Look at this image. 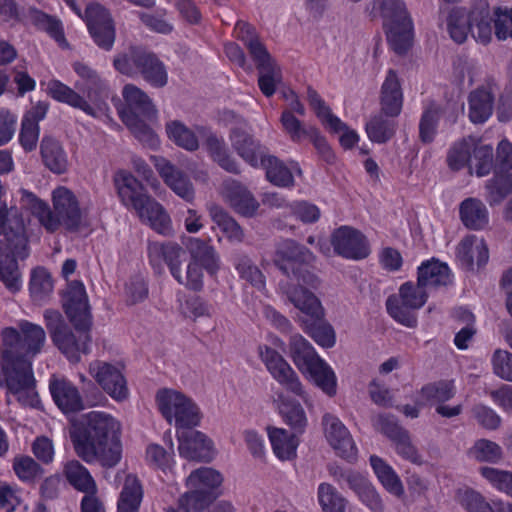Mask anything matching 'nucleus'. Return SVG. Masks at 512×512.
Segmentation results:
<instances>
[{"label": "nucleus", "mask_w": 512, "mask_h": 512, "mask_svg": "<svg viewBox=\"0 0 512 512\" xmlns=\"http://www.w3.org/2000/svg\"><path fill=\"white\" fill-rule=\"evenodd\" d=\"M40 152L44 165L53 173L62 174L67 171V155L58 140L44 136L40 143Z\"/></svg>", "instance_id": "nucleus-35"}, {"label": "nucleus", "mask_w": 512, "mask_h": 512, "mask_svg": "<svg viewBox=\"0 0 512 512\" xmlns=\"http://www.w3.org/2000/svg\"><path fill=\"white\" fill-rule=\"evenodd\" d=\"M29 17H30L31 22L38 29L46 31L58 43L64 44L66 42L63 30H62V26L57 19H55L37 9H31L29 12Z\"/></svg>", "instance_id": "nucleus-61"}, {"label": "nucleus", "mask_w": 512, "mask_h": 512, "mask_svg": "<svg viewBox=\"0 0 512 512\" xmlns=\"http://www.w3.org/2000/svg\"><path fill=\"white\" fill-rule=\"evenodd\" d=\"M397 122L395 118L386 116L382 111L370 118L366 123L368 138L376 143L389 141L396 132Z\"/></svg>", "instance_id": "nucleus-44"}, {"label": "nucleus", "mask_w": 512, "mask_h": 512, "mask_svg": "<svg viewBox=\"0 0 512 512\" xmlns=\"http://www.w3.org/2000/svg\"><path fill=\"white\" fill-rule=\"evenodd\" d=\"M198 132L205 133L206 138L204 145L211 159L225 171L232 174H239V165L231 156L225 140L213 132L206 131L203 127L198 128Z\"/></svg>", "instance_id": "nucleus-30"}, {"label": "nucleus", "mask_w": 512, "mask_h": 512, "mask_svg": "<svg viewBox=\"0 0 512 512\" xmlns=\"http://www.w3.org/2000/svg\"><path fill=\"white\" fill-rule=\"evenodd\" d=\"M459 217L462 224L469 230H483L489 224V211L478 198L464 199L459 205Z\"/></svg>", "instance_id": "nucleus-31"}, {"label": "nucleus", "mask_w": 512, "mask_h": 512, "mask_svg": "<svg viewBox=\"0 0 512 512\" xmlns=\"http://www.w3.org/2000/svg\"><path fill=\"white\" fill-rule=\"evenodd\" d=\"M282 295L301 313L298 316V322L304 332L322 347L334 346V330L330 324L324 321V307L313 291L284 284Z\"/></svg>", "instance_id": "nucleus-5"}, {"label": "nucleus", "mask_w": 512, "mask_h": 512, "mask_svg": "<svg viewBox=\"0 0 512 512\" xmlns=\"http://www.w3.org/2000/svg\"><path fill=\"white\" fill-rule=\"evenodd\" d=\"M22 206L35 216L50 233L64 227L70 232L78 231L83 222V213L76 195L67 187L59 186L52 192L53 210L35 194L21 189Z\"/></svg>", "instance_id": "nucleus-2"}, {"label": "nucleus", "mask_w": 512, "mask_h": 512, "mask_svg": "<svg viewBox=\"0 0 512 512\" xmlns=\"http://www.w3.org/2000/svg\"><path fill=\"white\" fill-rule=\"evenodd\" d=\"M322 427L325 438L339 456L348 460L356 458L357 448L353 438L337 416L325 413L322 417Z\"/></svg>", "instance_id": "nucleus-18"}, {"label": "nucleus", "mask_w": 512, "mask_h": 512, "mask_svg": "<svg viewBox=\"0 0 512 512\" xmlns=\"http://www.w3.org/2000/svg\"><path fill=\"white\" fill-rule=\"evenodd\" d=\"M331 243L335 252L347 259L361 260L370 254L366 237L356 229L342 226L332 234Z\"/></svg>", "instance_id": "nucleus-19"}, {"label": "nucleus", "mask_w": 512, "mask_h": 512, "mask_svg": "<svg viewBox=\"0 0 512 512\" xmlns=\"http://www.w3.org/2000/svg\"><path fill=\"white\" fill-rule=\"evenodd\" d=\"M122 120L132 134L144 145L155 148L159 139L154 130L133 113H123Z\"/></svg>", "instance_id": "nucleus-52"}, {"label": "nucleus", "mask_w": 512, "mask_h": 512, "mask_svg": "<svg viewBox=\"0 0 512 512\" xmlns=\"http://www.w3.org/2000/svg\"><path fill=\"white\" fill-rule=\"evenodd\" d=\"M381 111L392 118H396L402 110L403 92L396 72L390 69L380 91Z\"/></svg>", "instance_id": "nucleus-27"}, {"label": "nucleus", "mask_w": 512, "mask_h": 512, "mask_svg": "<svg viewBox=\"0 0 512 512\" xmlns=\"http://www.w3.org/2000/svg\"><path fill=\"white\" fill-rule=\"evenodd\" d=\"M427 290L419 282H405L399 288L397 295H391L386 301L389 315L406 327H415L417 317L415 310L423 307L427 301Z\"/></svg>", "instance_id": "nucleus-10"}, {"label": "nucleus", "mask_w": 512, "mask_h": 512, "mask_svg": "<svg viewBox=\"0 0 512 512\" xmlns=\"http://www.w3.org/2000/svg\"><path fill=\"white\" fill-rule=\"evenodd\" d=\"M49 388L54 402L64 413L77 412L84 408L77 387L67 379L52 378Z\"/></svg>", "instance_id": "nucleus-26"}, {"label": "nucleus", "mask_w": 512, "mask_h": 512, "mask_svg": "<svg viewBox=\"0 0 512 512\" xmlns=\"http://www.w3.org/2000/svg\"><path fill=\"white\" fill-rule=\"evenodd\" d=\"M258 355L275 381L286 391L307 402V394L297 373L282 355L267 345L258 347Z\"/></svg>", "instance_id": "nucleus-11"}, {"label": "nucleus", "mask_w": 512, "mask_h": 512, "mask_svg": "<svg viewBox=\"0 0 512 512\" xmlns=\"http://www.w3.org/2000/svg\"><path fill=\"white\" fill-rule=\"evenodd\" d=\"M417 281L426 290L438 289L452 283V274L446 263L431 259L418 267Z\"/></svg>", "instance_id": "nucleus-28"}, {"label": "nucleus", "mask_w": 512, "mask_h": 512, "mask_svg": "<svg viewBox=\"0 0 512 512\" xmlns=\"http://www.w3.org/2000/svg\"><path fill=\"white\" fill-rule=\"evenodd\" d=\"M235 269L241 279L248 282L254 288L262 291L266 287V277L260 268L246 255L236 259Z\"/></svg>", "instance_id": "nucleus-53"}, {"label": "nucleus", "mask_w": 512, "mask_h": 512, "mask_svg": "<svg viewBox=\"0 0 512 512\" xmlns=\"http://www.w3.org/2000/svg\"><path fill=\"white\" fill-rule=\"evenodd\" d=\"M480 474L498 491L512 497V472L493 467H481Z\"/></svg>", "instance_id": "nucleus-64"}, {"label": "nucleus", "mask_w": 512, "mask_h": 512, "mask_svg": "<svg viewBox=\"0 0 512 512\" xmlns=\"http://www.w3.org/2000/svg\"><path fill=\"white\" fill-rule=\"evenodd\" d=\"M212 494L203 489L189 488L179 500V507L185 512H202L212 502Z\"/></svg>", "instance_id": "nucleus-60"}, {"label": "nucleus", "mask_w": 512, "mask_h": 512, "mask_svg": "<svg viewBox=\"0 0 512 512\" xmlns=\"http://www.w3.org/2000/svg\"><path fill=\"white\" fill-rule=\"evenodd\" d=\"M447 30L450 37L458 44L466 41L472 25L464 8H454L447 17Z\"/></svg>", "instance_id": "nucleus-49"}, {"label": "nucleus", "mask_w": 512, "mask_h": 512, "mask_svg": "<svg viewBox=\"0 0 512 512\" xmlns=\"http://www.w3.org/2000/svg\"><path fill=\"white\" fill-rule=\"evenodd\" d=\"M387 39L396 53H406L412 44V21L387 26Z\"/></svg>", "instance_id": "nucleus-50"}, {"label": "nucleus", "mask_w": 512, "mask_h": 512, "mask_svg": "<svg viewBox=\"0 0 512 512\" xmlns=\"http://www.w3.org/2000/svg\"><path fill=\"white\" fill-rule=\"evenodd\" d=\"M475 146V139L465 138L455 143L448 152L447 164L450 169L458 171L471 162V155Z\"/></svg>", "instance_id": "nucleus-55"}, {"label": "nucleus", "mask_w": 512, "mask_h": 512, "mask_svg": "<svg viewBox=\"0 0 512 512\" xmlns=\"http://www.w3.org/2000/svg\"><path fill=\"white\" fill-rule=\"evenodd\" d=\"M289 356L300 372L311 366L320 357L314 347L301 334H293L289 338Z\"/></svg>", "instance_id": "nucleus-39"}, {"label": "nucleus", "mask_w": 512, "mask_h": 512, "mask_svg": "<svg viewBox=\"0 0 512 512\" xmlns=\"http://www.w3.org/2000/svg\"><path fill=\"white\" fill-rule=\"evenodd\" d=\"M486 199L493 205L500 204L510 193H512V173H497L486 182Z\"/></svg>", "instance_id": "nucleus-48"}, {"label": "nucleus", "mask_w": 512, "mask_h": 512, "mask_svg": "<svg viewBox=\"0 0 512 512\" xmlns=\"http://www.w3.org/2000/svg\"><path fill=\"white\" fill-rule=\"evenodd\" d=\"M307 98L310 106L316 111L317 116L321 118L328 129H343L344 122H342L340 118L331 113L329 107L325 105L317 91L309 87L307 89Z\"/></svg>", "instance_id": "nucleus-58"}, {"label": "nucleus", "mask_w": 512, "mask_h": 512, "mask_svg": "<svg viewBox=\"0 0 512 512\" xmlns=\"http://www.w3.org/2000/svg\"><path fill=\"white\" fill-rule=\"evenodd\" d=\"M207 211L213 223L221 230L226 239L231 243H242L245 233L240 224L220 205L209 204Z\"/></svg>", "instance_id": "nucleus-33"}, {"label": "nucleus", "mask_w": 512, "mask_h": 512, "mask_svg": "<svg viewBox=\"0 0 512 512\" xmlns=\"http://www.w3.org/2000/svg\"><path fill=\"white\" fill-rule=\"evenodd\" d=\"M494 34L499 41L512 39V8L493 7Z\"/></svg>", "instance_id": "nucleus-63"}, {"label": "nucleus", "mask_w": 512, "mask_h": 512, "mask_svg": "<svg viewBox=\"0 0 512 512\" xmlns=\"http://www.w3.org/2000/svg\"><path fill=\"white\" fill-rule=\"evenodd\" d=\"M122 96L128 107L125 113L150 118L156 115V108L149 96L134 84L124 86Z\"/></svg>", "instance_id": "nucleus-37"}, {"label": "nucleus", "mask_w": 512, "mask_h": 512, "mask_svg": "<svg viewBox=\"0 0 512 512\" xmlns=\"http://www.w3.org/2000/svg\"><path fill=\"white\" fill-rule=\"evenodd\" d=\"M179 454L185 459L209 462L213 458V442L204 433L197 430L177 432Z\"/></svg>", "instance_id": "nucleus-21"}, {"label": "nucleus", "mask_w": 512, "mask_h": 512, "mask_svg": "<svg viewBox=\"0 0 512 512\" xmlns=\"http://www.w3.org/2000/svg\"><path fill=\"white\" fill-rule=\"evenodd\" d=\"M3 348L2 357L10 365L26 361L32 364V359L40 354L46 344V332L38 324L21 320L18 327H7L1 332Z\"/></svg>", "instance_id": "nucleus-7"}, {"label": "nucleus", "mask_w": 512, "mask_h": 512, "mask_svg": "<svg viewBox=\"0 0 512 512\" xmlns=\"http://www.w3.org/2000/svg\"><path fill=\"white\" fill-rule=\"evenodd\" d=\"M268 436L275 455L281 460H289L296 455L298 441L296 434L283 428L268 427Z\"/></svg>", "instance_id": "nucleus-42"}, {"label": "nucleus", "mask_w": 512, "mask_h": 512, "mask_svg": "<svg viewBox=\"0 0 512 512\" xmlns=\"http://www.w3.org/2000/svg\"><path fill=\"white\" fill-rule=\"evenodd\" d=\"M147 253L149 263L155 272L161 273L163 264H166L173 278L180 272L185 257L183 247L173 241L149 242Z\"/></svg>", "instance_id": "nucleus-17"}, {"label": "nucleus", "mask_w": 512, "mask_h": 512, "mask_svg": "<svg viewBox=\"0 0 512 512\" xmlns=\"http://www.w3.org/2000/svg\"><path fill=\"white\" fill-rule=\"evenodd\" d=\"M89 373L99 386L115 401L121 402L128 398L129 389L121 368L101 360L89 364Z\"/></svg>", "instance_id": "nucleus-14"}, {"label": "nucleus", "mask_w": 512, "mask_h": 512, "mask_svg": "<svg viewBox=\"0 0 512 512\" xmlns=\"http://www.w3.org/2000/svg\"><path fill=\"white\" fill-rule=\"evenodd\" d=\"M73 70L81 79L75 87L82 90L86 98L60 80L52 79L47 84V94L57 102L79 109L89 116L96 117L94 106H100L108 97V83L99 73L83 62H74Z\"/></svg>", "instance_id": "nucleus-3"}, {"label": "nucleus", "mask_w": 512, "mask_h": 512, "mask_svg": "<svg viewBox=\"0 0 512 512\" xmlns=\"http://www.w3.org/2000/svg\"><path fill=\"white\" fill-rule=\"evenodd\" d=\"M457 258L469 270L473 269L475 263L478 267L484 266L489 259L488 247L482 238L466 236L457 247Z\"/></svg>", "instance_id": "nucleus-29"}, {"label": "nucleus", "mask_w": 512, "mask_h": 512, "mask_svg": "<svg viewBox=\"0 0 512 512\" xmlns=\"http://www.w3.org/2000/svg\"><path fill=\"white\" fill-rule=\"evenodd\" d=\"M236 37L247 47L251 57L256 62V67L260 64L273 62L265 45L260 41L255 28L247 22L238 21L235 25Z\"/></svg>", "instance_id": "nucleus-32"}, {"label": "nucleus", "mask_w": 512, "mask_h": 512, "mask_svg": "<svg viewBox=\"0 0 512 512\" xmlns=\"http://www.w3.org/2000/svg\"><path fill=\"white\" fill-rule=\"evenodd\" d=\"M143 79L155 88H162L168 83V73L165 64L153 53L145 52L137 58Z\"/></svg>", "instance_id": "nucleus-36"}, {"label": "nucleus", "mask_w": 512, "mask_h": 512, "mask_svg": "<svg viewBox=\"0 0 512 512\" xmlns=\"http://www.w3.org/2000/svg\"><path fill=\"white\" fill-rule=\"evenodd\" d=\"M154 166L165 184L179 197L192 202L195 197L193 184L189 177L170 161L163 157H152Z\"/></svg>", "instance_id": "nucleus-22"}, {"label": "nucleus", "mask_w": 512, "mask_h": 512, "mask_svg": "<svg viewBox=\"0 0 512 512\" xmlns=\"http://www.w3.org/2000/svg\"><path fill=\"white\" fill-rule=\"evenodd\" d=\"M85 21L97 46L110 50L115 41V27L109 12L100 4H90L85 10Z\"/></svg>", "instance_id": "nucleus-16"}, {"label": "nucleus", "mask_w": 512, "mask_h": 512, "mask_svg": "<svg viewBox=\"0 0 512 512\" xmlns=\"http://www.w3.org/2000/svg\"><path fill=\"white\" fill-rule=\"evenodd\" d=\"M211 240H203L197 237H189L186 248L190 255V261L202 266L209 275H216L221 266V260Z\"/></svg>", "instance_id": "nucleus-25"}, {"label": "nucleus", "mask_w": 512, "mask_h": 512, "mask_svg": "<svg viewBox=\"0 0 512 512\" xmlns=\"http://www.w3.org/2000/svg\"><path fill=\"white\" fill-rule=\"evenodd\" d=\"M229 139L238 156L254 168L260 167L261 161L268 154L267 149L254 139L245 122L231 129Z\"/></svg>", "instance_id": "nucleus-20"}, {"label": "nucleus", "mask_w": 512, "mask_h": 512, "mask_svg": "<svg viewBox=\"0 0 512 512\" xmlns=\"http://www.w3.org/2000/svg\"><path fill=\"white\" fill-rule=\"evenodd\" d=\"M43 318L53 343L69 361L77 363L81 359V354L90 352L91 326L74 327L73 332L66 325L61 313L53 309L45 310Z\"/></svg>", "instance_id": "nucleus-8"}, {"label": "nucleus", "mask_w": 512, "mask_h": 512, "mask_svg": "<svg viewBox=\"0 0 512 512\" xmlns=\"http://www.w3.org/2000/svg\"><path fill=\"white\" fill-rule=\"evenodd\" d=\"M457 501L468 512H497V501L489 503L482 494L472 489L459 490Z\"/></svg>", "instance_id": "nucleus-57"}, {"label": "nucleus", "mask_w": 512, "mask_h": 512, "mask_svg": "<svg viewBox=\"0 0 512 512\" xmlns=\"http://www.w3.org/2000/svg\"><path fill=\"white\" fill-rule=\"evenodd\" d=\"M142 496L143 491L139 480L134 475H128L119 496L117 512H138Z\"/></svg>", "instance_id": "nucleus-46"}, {"label": "nucleus", "mask_w": 512, "mask_h": 512, "mask_svg": "<svg viewBox=\"0 0 512 512\" xmlns=\"http://www.w3.org/2000/svg\"><path fill=\"white\" fill-rule=\"evenodd\" d=\"M221 194L230 207L242 216L252 217L259 208V202L251 192L236 180H225Z\"/></svg>", "instance_id": "nucleus-23"}, {"label": "nucleus", "mask_w": 512, "mask_h": 512, "mask_svg": "<svg viewBox=\"0 0 512 512\" xmlns=\"http://www.w3.org/2000/svg\"><path fill=\"white\" fill-rule=\"evenodd\" d=\"M166 133L172 142L187 151L192 152L199 148L198 138L194 131L178 120L166 124Z\"/></svg>", "instance_id": "nucleus-47"}, {"label": "nucleus", "mask_w": 512, "mask_h": 512, "mask_svg": "<svg viewBox=\"0 0 512 512\" xmlns=\"http://www.w3.org/2000/svg\"><path fill=\"white\" fill-rule=\"evenodd\" d=\"M62 307L74 327L92 325V315L85 287L80 281L68 284L62 298Z\"/></svg>", "instance_id": "nucleus-15"}, {"label": "nucleus", "mask_w": 512, "mask_h": 512, "mask_svg": "<svg viewBox=\"0 0 512 512\" xmlns=\"http://www.w3.org/2000/svg\"><path fill=\"white\" fill-rule=\"evenodd\" d=\"M156 402L163 417L169 423L174 422L177 428H191L200 424V409L185 394L172 389H162L156 394Z\"/></svg>", "instance_id": "nucleus-9"}, {"label": "nucleus", "mask_w": 512, "mask_h": 512, "mask_svg": "<svg viewBox=\"0 0 512 512\" xmlns=\"http://www.w3.org/2000/svg\"><path fill=\"white\" fill-rule=\"evenodd\" d=\"M260 167L266 170L267 180L277 187L290 188L295 184L291 170L278 158L267 154Z\"/></svg>", "instance_id": "nucleus-41"}, {"label": "nucleus", "mask_w": 512, "mask_h": 512, "mask_svg": "<svg viewBox=\"0 0 512 512\" xmlns=\"http://www.w3.org/2000/svg\"><path fill=\"white\" fill-rule=\"evenodd\" d=\"M121 425L110 414L91 411L82 425L71 432L75 453L88 464L98 462L105 468L116 466L122 457Z\"/></svg>", "instance_id": "nucleus-1"}, {"label": "nucleus", "mask_w": 512, "mask_h": 512, "mask_svg": "<svg viewBox=\"0 0 512 512\" xmlns=\"http://www.w3.org/2000/svg\"><path fill=\"white\" fill-rule=\"evenodd\" d=\"M467 12L470 25H472L473 38L483 45L492 40L493 35V8L488 0H473Z\"/></svg>", "instance_id": "nucleus-24"}, {"label": "nucleus", "mask_w": 512, "mask_h": 512, "mask_svg": "<svg viewBox=\"0 0 512 512\" xmlns=\"http://www.w3.org/2000/svg\"><path fill=\"white\" fill-rule=\"evenodd\" d=\"M317 498L323 512H346V499L330 483H320Z\"/></svg>", "instance_id": "nucleus-51"}, {"label": "nucleus", "mask_w": 512, "mask_h": 512, "mask_svg": "<svg viewBox=\"0 0 512 512\" xmlns=\"http://www.w3.org/2000/svg\"><path fill=\"white\" fill-rule=\"evenodd\" d=\"M493 166V148L491 145L478 144L475 141L471 162L469 164L470 171L475 170L478 177L486 176L490 173Z\"/></svg>", "instance_id": "nucleus-59"}, {"label": "nucleus", "mask_w": 512, "mask_h": 512, "mask_svg": "<svg viewBox=\"0 0 512 512\" xmlns=\"http://www.w3.org/2000/svg\"><path fill=\"white\" fill-rule=\"evenodd\" d=\"M330 474L339 484L345 483L371 512H384L385 503L367 477L353 470L331 468Z\"/></svg>", "instance_id": "nucleus-13"}, {"label": "nucleus", "mask_w": 512, "mask_h": 512, "mask_svg": "<svg viewBox=\"0 0 512 512\" xmlns=\"http://www.w3.org/2000/svg\"><path fill=\"white\" fill-rule=\"evenodd\" d=\"M258 85L266 97H271L278 85L282 82V71L279 65L273 61L267 64H260L258 67Z\"/></svg>", "instance_id": "nucleus-54"}, {"label": "nucleus", "mask_w": 512, "mask_h": 512, "mask_svg": "<svg viewBox=\"0 0 512 512\" xmlns=\"http://www.w3.org/2000/svg\"><path fill=\"white\" fill-rule=\"evenodd\" d=\"M421 395L429 402L442 404L454 397V383L446 380L429 383L422 387Z\"/></svg>", "instance_id": "nucleus-62"}, {"label": "nucleus", "mask_w": 512, "mask_h": 512, "mask_svg": "<svg viewBox=\"0 0 512 512\" xmlns=\"http://www.w3.org/2000/svg\"><path fill=\"white\" fill-rule=\"evenodd\" d=\"M114 183L121 202L133 209L142 223L162 236L174 235L172 220L166 209L145 192L141 182L130 172H116Z\"/></svg>", "instance_id": "nucleus-4"}, {"label": "nucleus", "mask_w": 512, "mask_h": 512, "mask_svg": "<svg viewBox=\"0 0 512 512\" xmlns=\"http://www.w3.org/2000/svg\"><path fill=\"white\" fill-rule=\"evenodd\" d=\"M303 374H308L317 387L325 394L332 397L337 392V378L332 368L319 358L311 366L307 367Z\"/></svg>", "instance_id": "nucleus-40"}, {"label": "nucleus", "mask_w": 512, "mask_h": 512, "mask_svg": "<svg viewBox=\"0 0 512 512\" xmlns=\"http://www.w3.org/2000/svg\"><path fill=\"white\" fill-rule=\"evenodd\" d=\"M222 481V475L218 471L210 467H201L189 475L186 484L188 488H199L211 492L212 489L220 486Z\"/></svg>", "instance_id": "nucleus-56"}, {"label": "nucleus", "mask_w": 512, "mask_h": 512, "mask_svg": "<svg viewBox=\"0 0 512 512\" xmlns=\"http://www.w3.org/2000/svg\"><path fill=\"white\" fill-rule=\"evenodd\" d=\"M6 388L21 406L37 408L40 404L31 363L22 361L10 365Z\"/></svg>", "instance_id": "nucleus-12"}, {"label": "nucleus", "mask_w": 512, "mask_h": 512, "mask_svg": "<svg viewBox=\"0 0 512 512\" xmlns=\"http://www.w3.org/2000/svg\"><path fill=\"white\" fill-rule=\"evenodd\" d=\"M370 464L383 487L395 496H402L404 488L394 469L378 456L370 457Z\"/></svg>", "instance_id": "nucleus-45"}, {"label": "nucleus", "mask_w": 512, "mask_h": 512, "mask_svg": "<svg viewBox=\"0 0 512 512\" xmlns=\"http://www.w3.org/2000/svg\"><path fill=\"white\" fill-rule=\"evenodd\" d=\"M63 474L68 483L77 491L89 494L98 492L97 484L88 469L77 460L67 461Z\"/></svg>", "instance_id": "nucleus-38"}, {"label": "nucleus", "mask_w": 512, "mask_h": 512, "mask_svg": "<svg viewBox=\"0 0 512 512\" xmlns=\"http://www.w3.org/2000/svg\"><path fill=\"white\" fill-rule=\"evenodd\" d=\"M315 257L304 245L294 240L287 239L278 244L273 262L275 266L287 277L279 282V289L282 293V286L290 284L302 289L316 290L320 286L319 277L309 271L306 265L311 264Z\"/></svg>", "instance_id": "nucleus-6"}, {"label": "nucleus", "mask_w": 512, "mask_h": 512, "mask_svg": "<svg viewBox=\"0 0 512 512\" xmlns=\"http://www.w3.org/2000/svg\"><path fill=\"white\" fill-rule=\"evenodd\" d=\"M279 413L283 421L294 431L295 434H302L308 424L306 413L300 403L288 398L279 397Z\"/></svg>", "instance_id": "nucleus-43"}, {"label": "nucleus", "mask_w": 512, "mask_h": 512, "mask_svg": "<svg viewBox=\"0 0 512 512\" xmlns=\"http://www.w3.org/2000/svg\"><path fill=\"white\" fill-rule=\"evenodd\" d=\"M469 119L475 124L486 122L493 113L494 96L487 88L472 91L468 98Z\"/></svg>", "instance_id": "nucleus-34"}]
</instances>
